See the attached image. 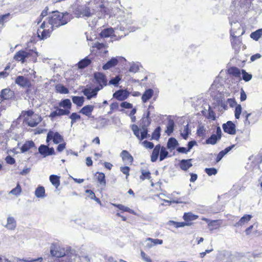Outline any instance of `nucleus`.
<instances>
[{
  "label": "nucleus",
  "mask_w": 262,
  "mask_h": 262,
  "mask_svg": "<svg viewBox=\"0 0 262 262\" xmlns=\"http://www.w3.org/2000/svg\"><path fill=\"white\" fill-rule=\"evenodd\" d=\"M104 6L101 0H91L84 5L78 6L75 14L78 17H90L98 12L104 11Z\"/></svg>",
  "instance_id": "f257e3e1"
},
{
  "label": "nucleus",
  "mask_w": 262,
  "mask_h": 262,
  "mask_svg": "<svg viewBox=\"0 0 262 262\" xmlns=\"http://www.w3.org/2000/svg\"><path fill=\"white\" fill-rule=\"evenodd\" d=\"M46 24H48L52 30L64 25L68 23V19L64 15L59 12H53L51 15L49 16Z\"/></svg>",
  "instance_id": "f03ea898"
},
{
  "label": "nucleus",
  "mask_w": 262,
  "mask_h": 262,
  "mask_svg": "<svg viewBox=\"0 0 262 262\" xmlns=\"http://www.w3.org/2000/svg\"><path fill=\"white\" fill-rule=\"evenodd\" d=\"M125 13L122 11L121 10H118L116 13V15L117 18H120V20L122 21V23L121 24L120 26H118L116 29V33H118V31H128L129 32H134L136 30V28L135 27H132L130 25L133 24V21L130 19L125 20L123 19L125 16Z\"/></svg>",
  "instance_id": "7ed1b4c3"
},
{
  "label": "nucleus",
  "mask_w": 262,
  "mask_h": 262,
  "mask_svg": "<svg viewBox=\"0 0 262 262\" xmlns=\"http://www.w3.org/2000/svg\"><path fill=\"white\" fill-rule=\"evenodd\" d=\"M53 31L50 27L44 21L41 25L40 29L37 30L38 37L40 39H45L50 36L51 33Z\"/></svg>",
  "instance_id": "20e7f679"
},
{
  "label": "nucleus",
  "mask_w": 262,
  "mask_h": 262,
  "mask_svg": "<svg viewBox=\"0 0 262 262\" xmlns=\"http://www.w3.org/2000/svg\"><path fill=\"white\" fill-rule=\"evenodd\" d=\"M94 78L95 80V82L98 84L96 87L99 88L100 90L107 85V80L106 76L103 73L98 72L94 73Z\"/></svg>",
  "instance_id": "39448f33"
},
{
  "label": "nucleus",
  "mask_w": 262,
  "mask_h": 262,
  "mask_svg": "<svg viewBox=\"0 0 262 262\" xmlns=\"http://www.w3.org/2000/svg\"><path fill=\"white\" fill-rule=\"evenodd\" d=\"M15 83L23 88L29 89L32 85L30 80L23 76H18L16 77L15 79Z\"/></svg>",
  "instance_id": "423d86ee"
},
{
  "label": "nucleus",
  "mask_w": 262,
  "mask_h": 262,
  "mask_svg": "<svg viewBox=\"0 0 262 262\" xmlns=\"http://www.w3.org/2000/svg\"><path fill=\"white\" fill-rule=\"evenodd\" d=\"M99 91L100 90L99 88H97V87L93 89L90 87L85 88L82 90V92L84 95L86 97V98L88 100H90L93 98H95L97 95L98 91Z\"/></svg>",
  "instance_id": "0eeeda50"
},
{
  "label": "nucleus",
  "mask_w": 262,
  "mask_h": 262,
  "mask_svg": "<svg viewBox=\"0 0 262 262\" xmlns=\"http://www.w3.org/2000/svg\"><path fill=\"white\" fill-rule=\"evenodd\" d=\"M129 94L126 90H119L113 94V97L119 101H123L128 97Z\"/></svg>",
  "instance_id": "6e6552de"
},
{
  "label": "nucleus",
  "mask_w": 262,
  "mask_h": 262,
  "mask_svg": "<svg viewBox=\"0 0 262 262\" xmlns=\"http://www.w3.org/2000/svg\"><path fill=\"white\" fill-rule=\"evenodd\" d=\"M29 56L30 52L25 50H20L16 53L13 58L16 61H21L22 63H24L25 61V59Z\"/></svg>",
  "instance_id": "1a4fd4ad"
},
{
  "label": "nucleus",
  "mask_w": 262,
  "mask_h": 262,
  "mask_svg": "<svg viewBox=\"0 0 262 262\" xmlns=\"http://www.w3.org/2000/svg\"><path fill=\"white\" fill-rule=\"evenodd\" d=\"M223 129L225 133L230 135H234L236 133L235 125L231 121L223 124Z\"/></svg>",
  "instance_id": "9d476101"
},
{
  "label": "nucleus",
  "mask_w": 262,
  "mask_h": 262,
  "mask_svg": "<svg viewBox=\"0 0 262 262\" xmlns=\"http://www.w3.org/2000/svg\"><path fill=\"white\" fill-rule=\"evenodd\" d=\"M229 23L231 26L230 29V35L231 36H234V35L237 33V31L241 30V24L236 20H232L229 18Z\"/></svg>",
  "instance_id": "9b49d317"
},
{
  "label": "nucleus",
  "mask_w": 262,
  "mask_h": 262,
  "mask_svg": "<svg viewBox=\"0 0 262 262\" xmlns=\"http://www.w3.org/2000/svg\"><path fill=\"white\" fill-rule=\"evenodd\" d=\"M42 120L41 117L35 114L30 119H26V123L28 126L30 127L36 126Z\"/></svg>",
  "instance_id": "f8f14e48"
},
{
  "label": "nucleus",
  "mask_w": 262,
  "mask_h": 262,
  "mask_svg": "<svg viewBox=\"0 0 262 262\" xmlns=\"http://www.w3.org/2000/svg\"><path fill=\"white\" fill-rule=\"evenodd\" d=\"M257 120L256 115L253 113L246 114L244 121L245 126H249L251 124H254Z\"/></svg>",
  "instance_id": "ddd939ff"
},
{
  "label": "nucleus",
  "mask_w": 262,
  "mask_h": 262,
  "mask_svg": "<svg viewBox=\"0 0 262 262\" xmlns=\"http://www.w3.org/2000/svg\"><path fill=\"white\" fill-rule=\"evenodd\" d=\"M50 252L53 256L62 257L68 254V250H65L64 248H58L56 250L51 249Z\"/></svg>",
  "instance_id": "4468645a"
},
{
  "label": "nucleus",
  "mask_w": 262,
  "mask_h": 262,
  "mask_svg": "<svg viewBox=\"0 0 262 262\" xmlns=\"http://www.w3.org/2000/svg\"><path fill=\"white\" fill-rule=\"evenodd\" d=\"M94 109V106L92 105H86L84 106L80 111L79 113L84 115L89 118H94L92 116V113Z\"/></svg>",
  "instance_id": "2eb2a0df"
},
{
  "label": "nucleus",
  "mask_w": 262,
  "mask_h": 262,
  "mask_svg": "<svg viewBox=\"0 0 262 262\" xmlns=\"http://www.w3.org/2000/svg\"><path fill=\"white\" fill-rule=\"evenodd\" d=\"M70 113V111L68 110H63L62 108H57L55 111L51 113L49 115V117L51 118H54L56 116L69 115Z\"/></svg>",
  "instance_id": "dca6fc26"
},
{
  "label": "nucleus",
  "mask_w": 262,
  "mask_h": 262,
  "mask_svg": "<svg viewBox=\"0 0 262 262\" xmlns=\"http://www.w3.org/2000/svg\"><path fill=\"white\" fill-rule=\"evenodd\" d=\"M14 93L10 89H5L2 90L0 95L1 101L4 100H8L12 98L13 96Z\"/></svg>",
  "instance_id": "f3484780"
},
{
  "label": "nucleus",
  "mask_w": 262,
  "mask_h": 262,
  "mask_svg": "<svg viewBox=\"0 0 262 262\" xmlns=\"http://www.w3.org/2000/svg\"><path fill=\"white\" fill-rule=\"evenodd\" d=\"M231 37V41L232 48L235 50V52H238L240 49L242 41L239 38H237L236 35H234V37Z\"/></svg>",
  "instance_id": "a211bd4d"
},
{
  "label": "nucleus",
  "mask_w": 262,
  "mask_h": 262,
  "mask_svg": "<svg viewBox=\"0 0 262 262\" xmlns=\"http://www.w3.org/2000/svg\"><path fill=\"white\" fill-rule=\"evenodd\" d=\"M118 62L119 60L117 57H113L103 66L102 69L104 70L110 69L116 66L118 63Z\"/></svg>",
  "instance_id": "6ab92c4d"
},
{
  "label": "nucleus",
  "mask_w": 262,
  "mask_h": 262,
  "mask_svg": "<svg viewBox=\"0 0 262 262\" xmlns=\"http://www.w3.org/2000/svg\"><path fill=\"white\" fill-rule=\"evenodd\" d=\"M191 161V159L187 160L183 159L181 160L179 163L180 167L182 170L184 171H187L192 166Z\"/></svg>",
  "instance_id": "aec40b11"
},
{
  "label": "nucleus",
  "mask_w": 262,
  "mask_h": 262,
  "mask_svg": "<svg viewBox=\"0 0 262 262\" xmlns=\"http://www.w3.org/2000/svg\"><path fill=\"white\" fill-rule=\"evenodd\" d=\"M5 227L8 230H14L16 227V222L14 218L8 216L7 220V224Z\"/></svg>",
  "instance_id": "412c9836"
},
{
  "label": "nucleus",
  "mask_w": 262,
  "mask_h": 262,
  "mask_svg": "<svg viewBox=\"0 0 262 262\" xmlns=\"http://www.w3.org/2000/svg\"><path fill=\"white\" fill-rule=\"evenodd\" d=\"M235 146L234 145H232L229 147H226L225 149L221 151L217 155L216 162H219L224 157L225 155L228 154L230 150H231Z\"/></svg>",
  "instance_id": "4be33fe9"
},
{
  "label": "nucleus",
  "mask_w": 262,
  "mask_h": 262,
  "mask_svg": "<svg viewBox=\"0 0 262 262\" xmlns=\"http://www.w3.org/2000/svg\"><path fill=\"white\" fill-rule=\"evenodd\" d=\"M154 95V91L151 89H148L146 90L142 96V101L143 102L145 103L149 100Z\"/></svg>",
  "instance_id": "5701e85b"
},
{
  "label": "nucleus",
  "mask_w": 262,
  "mask_h": 262,
  "mask_svg": "<svg viewBox=\"0 0 262 262\" xmlns=\"http://www.w3.org/2000/svg\"><path fill=\"white\" fill-rule=\"evenodd\" d=\"M252 218V216L249 214L244 215L239 221L235 223L234 225L235 227H239L242 226L245 224L247 223Z\"/></svg>",
  "instance_id": "b1692460"
},
{
  "label": "nucleus",
  "mask_w": 262,
  "mask_h": 262,
  "mask_svg": "<svg viewBox=\"0 0 262 262\" xmlns=\"http://www.w3.org/2000/svg\"><path fill=\"white\" fill-rule=\"evenodd\" d=\"M161 149V145L160 144L157 145L154 148L151 155V161L155 162L157 161L158 156L159 155L160 150Z\"/></svg>",
  "instance_id": "393cba45"
},
{
  "label": "nucleus",
  "mask_w": 262,
  "mask_h": 262,
  "mask_svg": "<svg viewBox=\"0 0 262 262\" xmlns=\"http://www.w3.org/2000/svg\"><path fill=\"white\" fill-rule=\"evenodd\" d=\"M123 161L127 162L132 163L133 161V157L132 156L125 150H123L120 155Z\"/></svg>",
  "instance_id": "a878e982"
},
{
  "label": "nucleus",
  "mask_w": 262,
  "mask_h": 262,
  "mask_svg": "<svg viewBox=\"0 0 262 262\" xmlns=\"http://www.w3.org/2000/svg\"><path fill=\"white\" fill-rule=\"evenodd\" d=\"M35 147V143L32 141H26L21 147L20 150L21 152L24 153L32 147Z\"/></svg>",
  "instance_id": "bb28decb"
},
{
  "label": "nucleus",
  "mask_w": 262,
  "mask_h": 262,
  "mask_svg": "<svg viewBox=\"0 0 262 262\" xmlns=\"http://www.w3.org/2000/svg\"><path fill=\"white\" fill-rule=\"evenodd\" d=\"M178 144L179 143L177 140L175 138L171 137L168 139L167 147L168 149H170V151H172Z\"/></svg>",
  "instance_id": "cd10ccee"
},
{
  "label": "nucleus",
  "mask_w": 262,
  "mask_h": 262,
  "mask_svg": "<svg viewBox=\"0 0 262 262\" xmlns=\"http://www.w3.org/2000/svg\"><path fill=\"white\" fill-rule=\"evenodd\" d=\"M91 63V60L88 57H85L84 59L81 60L78 63V67L79 69H83L88 67Z\"/></svg>",
  "instance_id": "c85d7f7f"
},
{
  "label": "nucleus",
  "mask_w": 262,
  "mask_h": 262,
  "mask_svg": "<svg viewBox=\"0 0 262 262\" xmlns=\"http://www.w3.org/2000/svg\"><path fill=\"white\" fill-rule=\"evenodd\" d=\"M52 140L55 144H58L63 141L62 136L58 132H54L52 131Z\"/></svg>",
  "instance_id": "c756f323"
},
{
  "label": "nucleus",
  "mask_w": 262,
  "mask_h": 262,
  "mask_svg": "<svg viewBox=\"0 0 262 262\" xmlns=\"http://www.w3.org/2000/svg\"><path fill=\"white\" fill-rule=\"evenodd\" d=\"M49 179L52 184L56 188L60 185V177L59 176L52 174L50 176Z\"/></svg>",
  "instance_id": "7c9ffc66"
},
{
  "label": "nucleus",
  "mask_w": 262,
  "mask_h": 262,
  "mask_svg": "<svg viewBox=\"0 0 262 262\" xmlns=\"http://www.w3.org/2000/svg\"><path fill=\"white\" fill-rule=\"evenodd\" d=\"M73 102L77 106H81L84 103V99L82 96H73L72 98Z\"/></svg>",
  "instance_id": "2f4dec72"
},
{
  "label": "nucleus",
  "mask_w": 262,
  "mask_h": 262,
  "mask_svg": "<svg viewBox=\"0 0 262 262\" xmlns=\"http://www.w3.org/2000/svg\"><path fill=\"white\" fill-rule=\"evenodd\" d=\"M114 32L112 28H106L103 30L100 33V35L102 37H108L112 35Z\"/></svg>",
  "instance_id": "473e14b6"
},
{
  "label": "nucleus",
  "mask_w": 262,
  "mask_h": 262,
  "mask_svg": "<svg viewBox=\"0 0 262 262\" xmlns=\"http://www.w3.org/2000/svg\"><path fill=\"white\" fill-rule=\"evenodd\" d=\"M203 220L205 221L208 223V226L209 227H212V228L210 229L211 230H213V229L217 228V227L220 225V223H219V220L210 221L209 220L205 218H204Z\"/></svg>",
  "instance_id": "72a5a7b5"
},
{
  "label": "nucleus",
  "mask_w": 262,
  "mask_h": 262,
  "mask_svg": "<svg viewBox=\"0 0 262 262\" xmlns=\"http://www.w3.org/2000/svg\"><path fill=\"white\" fill-rule=\"evenodd\" d=\"M59 105L60 107H63L64 110H70L71 108V102L70 99H66L59 102Z\"/></svg>",
  "instance_id": "f704fd0d"
},
{
  "label": "nucleus",
  "mask_w": 262,
  "mask_h": 262,
  "mask_svg": "<svg viewBox=\"0 0 262 262\" xmlns=\"http://www.w3.org/2000/svg\"><path fill=\"white\" fill-rule=\"evenodd\" d=\"M174 126V121L172 119H169L168 122V124L166 126V130L165 132L168 135H170L173 132Z\"/></svg>",
  "instance_id": "c9c22d12"
},
{
  "label": "nucleus",
  "mask_w": 262,
  "mask_h": 262,
  "mask_svg": "<svg viewBox=\"0 0 262 262\" xmlns=\"http://www.w3.org/2000/svg\"><path fill=\"white\" fill-rule=\"evenodd\" d=\"M150 112L149 111L147 112L146 117H143L142 119V127H147L150 124V119L149 118Z\"/></svg>",
  "instance_id": "e433bc0d"
},
{
  "label": "nucleus",
  "mask_w": 262,
  "mask_h": 262,
  "mask_svg": "<svg viewBox=\"0 0 262 262\" xmlns=\"http://www.w3.org/2000/svg\"><path fill=\"white\" fill-rule=\"evenodd\" d=\"M35 195L37 198H43L45 195L44 187L42 186L38 187L35 191Z\"/></svg>",
  "instance_id": "4c0bfd02"
},
{
  "label": "nucleus",
  "mask_w": 262,
  "mask_h": 262,
  "mask_svg": "<svg viewBox=\"0 0 262 262\" xmlns=\"http://www.w3.org/2000/svg\"><path fill=\"white\" fill-rule=\"evenodd\" d=\"M262 35V29H259L256 31L252 32L250 34V37L253 40L257 41Z\"/></svg>",
  "instance_id": "58836bf2"
},
{
  "label": "nucleus",
  "mask_w": 262,
  "mask_h": 262,
  "mask_svg": "<svg viewBox=\"0 0 262 262\" xmlns=\"http://www.w3.org/2000/svg\"><path fill=\"white\" fill-rule=\"evenodd\" d=\"M190 133V130L189 129L188 124L185 125L183 129L181 130V135L185 140H187L189 134Z\"/></svg>",
  "instance_id": "ea45409f"
},
{
  "label": "nucleus",
  "mask_w": 262,
  "mask_h": 262,
  "mask_svg": "<svg viewBox=\"0 0 262 262\" xmlns=\"http://www.w3.org/2000/svg\"><path fill=\"white\" fill-rule=\"evenodd\" d=\"M10 14L8 13L0 16V28L4 26V24L10 19Z\"/></svg>",
  "instance_id": "a19ab883"
},
{
  "label": "nucleus",
  "mask_w": 262,
  "mask_h": 262,
  "mask_svg": "<svg viewBox=\"0 0 262 262\" xmlns=\"http://www.w3.org/2000/svg\"><path fill=\"white\" fill-rule=\"evenodd\" d=\"M228 73L236 77H239L241 74L239 69L236 67H232L229 69Z\"/></svg>",
  "instance_id": "79ce46f5"
},
{
  "label": "nucleus",
  "mask_w": 262,
  "mask_h": 262,
  "mask_svg": "<svg viewBox=\"0 0 262 262\" xmlns=\"http://www.w3.org/2000/svg\"><path fill=\"white\" fill-rule=\"evenodd\" d=\"M220 139L215 134H212L208 139L206 140V143L207 144L214 145Z\"/></svg>",
  "instance_id": "37998d69"
},
{
  "label": "nucleus",
  "mask_w": 262,
  "mask_h": 262,
  "mask_svg": "<svg viewBox=\"0 0 262 262\" xmlns=\"http://www.w3.org/2000/svg\"><path fill=\"white\" fill-rule=\"evenodd\" d=\"M197 218V215H194L191 212L185 213L183 215V219L186 222L194 221Z\"/></svg>",
  "instance_id": "c03bdc74"
},
{
  "label": "nucleus",
  "mask_w": 262,
  "mask_h": 262,
  "mask_svg": "<svg viewBox=\"0 0 262 262\" xmlns=\"http://www.w3.org/2000/svg\"><path fill=\"white\" fill-rule=\"evenodd\" d=\"M169 225H174L176 228L183 227L185 226H190V224L186 222H177L173 221H169Z\"/></svg>",
  "instance_id": "a18cd8bd"
},
{
  "label": "nucleus",
  "mask_w": 262,
  "mask_h": 262,
  "mask_svg": "<svg viewBox=\"0 0 262 262\" xmlns=\"http://www.w3.org/2000/svg\"><path fill=\"white\" fill-rule=\"evenodd\" d=\"M168 155V152L166 150L165 147L162 146L161 147L160 150V158L159 160L160 161L164 160Z\"/></svg>",
  "instance_id": "49530a36"
},
{
  "label": "nucleus",
  "mask_w": 262,
  "mask_h": 262,
  "mask_svg": "<svg viewBox=\"0 0 262 262\" xmlns=\"http://www.w3.org/2000/svg\"><path fill=\"white\" fill-rule=\"evenodd\" d=\"M97 180L100 185L105 186L106 181L105 179V175L102 172H97Z\"/></svg>",
  "instance_id": "de8ad7c7"
},
{
  "label": "nucleus",
  "mask_w": 262,
  "mask_h": 262,
  "mask_svg": "<svg viewBox=\"0 0 262 262\" xmlns=\"http://www.w3.org/2000/svg\"><path fill=\"white\" fill-rule=\"evenodd\" d=\"M48 149V145H41L38 148V152L43 156V157L47 156Z\"/></svg>",
  "instance_id": "09e8293b"
},
{
  "label": "nucleus",
  "mask_w": 262,
  "mask_h": 262,
  "mask_svg": "<svg viewBox=\"0 0 262 262\" xmlns=\"http://www.w3.org/2000/svg\"><path fill=\"white\" fill-rule=\"evenodd\" d=\"M112 205L116 207H117L118 209H119L121 210H122L123 211L128 212L129 213H133L134 211L133 210L130 209L129 208L124 206L123 205L121 204H112Z\"/></svg>",
  "instance_id": "8fccbe9b"
},
{
  "label": "nucleus",
  "mask_w": 262,
  "mask_h": 262,
  "mask_svg": "<svg viewBox=\"0 0 262 262\" xmlns=\"http://www.w3.org/2000/svg\"><path fill=\"white\" fill-rule=\"evenodd\" d=\"M56 89L57 91L61 94H67L69 92V90L66 87L62 85H57L56 86Z\"/></svg>",
  "instance_id": "3c124183"
},
{
  "label": "nucleus",
  "mask_w": 262,
  "mask_h": 262,
  "mask_svg": "<svg viewBox=\"0 0 262 262\" xmlns=\"http://www.w3.org/2000/svg\"><path fill=\"white\" fill-rule=\"evenodd\" d=\"M35 115L34 114V112L32 110H28L27 111H22L21 113V116L25 118V121H26V119H30V117H33V116Z\"/></svg>",
  "instance_id": "603ef678"
},
{
  "label": "nucleus",
  "mask_w": 262,
  "mask_h": 262,
  "mask_svg": "<svg viewBox=\"0 0 262 262\" xmlns=\"http://www.w3.org/2000/svg\"><path fill=\"white\" fill-rule=\"evenodd\" d=\"M242 112V107L241 104H237L235 106L234 111L235 118L238 119L240 118V115Z\"/></svg>",
  "instance_id": "864d4df0"
},
{
  "label": "nucleus",
  "mask_w": 262,
  "mask_h": 262,
  "mask_svg": "<svg viewBox=\"0 0 262 262\" xmlns=\"http://www.w3.org/2000/svg\"><path fill=\"white\" fill-rule=\"evenodd\" d=\"M70 118L71 119V125L73 124L78 120L80 119V116L76 113H73L70 116Z\"/></svg>",
  "instance_id": "5fc2aeb1"
},
{
  "label": "nucleus",
  "mask_w": 262,
  "mask_h": 262,
  "mask_svg": "<svg viewBox=\"0 0 262 262\" xmlns=\"http://www.w3.org/2000/svg\"><path fill=\"white\" fill-rule=\"evenodd\" d=\"M21 191V189L20 186L19 184H18L16 187L13 189H12L10 191V193L12 194L15 195H17L20 193Z\"/></svg>",
  "instance_id": "6e6d98bb"
},
{
  "label": "nucleus",
  "mask_w": 262,
  "mask_h": 262,
  "mask_svg": "<svg viewBox=\"0 0 262 262\" xmlns=\"http://www.w3.org/2000/svg\"><path fill=\"white\" fill-rule=\"evenodd\" d=\"M160 127H157L152 134V138L155 140H158L160 137Z\"/></svg>",
  "instance_id": "4d7b16f0"
},
{
  "label": "nucleus",
  "mask_w": 262,
  "mask_h": 262,
  "mask_svg": "<svg viewBox=\"0 0 262 262\" xmlns=\"http://www.w3.org/2000/svg\"><path fill=\"white\" fill-rule=\"evenodd\" d=\"M146 242H151L154 246L156 245H162L163 244V241L160 239H155L150 237H148L146 239Z\"/></svg>",
  "instance_id": "13d9d810"
},
{
  "label": "nucleus",
  "mask_w": 262,
  "mask_h": 262,
  "mask_svg": "<svg viewBox=\"0 0 262 262\" xmlns=\"http://www.w3.org/2000/svg\"><path fill=\"white\" fill-rule=\"evenodd\" d=\"M205 172L209 176L215 175L217 173V170L215 168H206L205 169Z\"/></svg>",
  "instance_id": "bf43d9fd"
},
{
  "label": "nucleus",
  "mask_w": 262,
  "mask_h": 262,
  "mask_svg": "<svg viewBox=\"0 0 262 262\" xmlns=\"http://www.w3.org/2000/svg\"><path fill=\"white\" fill-rule=\"evenodd\" d=\"M121 78L120 77V76H116L115 78L111 79L110 80L108 84L110 85L112 84L114 85V86H117Z\"/></svg>",
  "instance_id": "052dcab7"
},
{
  "label": "nucleus",
  "mask_w": 262,
  "mask_h": 262,
  "mask_svg": "<svg viewBox=\"0 0 262 262\" xmlns=\"http://www.w3.org/2000/svg\"><path fill=\"white\" fill-rule=\"evenodd\" d=\"M242 74L243 75V79L245 81H248L251 79L252 75L248 74L244 70H242Z\"/></svg>",
  "instance_id": "680f3d73"
},
{
  "label": "nucleus",
  "mask_w": 262,
  "mask_h": 262,
  "mask_svg": "<svg viewBox=\"0 0 262 262\" xmlns=\"http://www.w3.org/2000/svg\"><path fill=\"white\" fill-rule=\"evenodd\" d=\"M140 179L144 180L145 179H149L150 178V173L149 171H142V175L140 177Z\"/></svg>",
  "instance_id": "e2e57ef3"
},
{
  "label": "nucleus",
  "mask_w": 262,
  "mask_h": 262,
  "mask_svg": "<svg viewBox=\"0 0 262 262\" xmlns=\"http://www.w3.org/2000/svg\"><path fill=\"white\" fill-rule=\"evenodd\" d=\"M147 127H142V131L141 132V136L140 137V140H142L145 138H146L147 137Z\"/></svg>",
  "instance_id": "0e129e2a"
},
{
  "label": "nucleus",
  "mask_w": 262,
  "mask_h": 262,
  "mask_svg": "<svg viewBox=\"0 0 262 262\" xmlns=\"http://www.w3.org/2000/svg\"><path fill=\"white\" fill-rule=\"evenodd\" d=\"M141 256L142 259L146 262H152L150 258L143 251H141Z\"/></svg>",
  "instance_id": "69168bd1"
},
{
  "label": "nucleus",
  "mask_w": 262,
  "mask_h": 262,
  "mask_svg": "<svg viewBox=\"0 0 262 262\" xmlns=\"http://www.w3.org/2000/svg\"><path fill=\"white\" fill-rule=\"evenodd\" d=\"M241 7H244L246 6V8H249L251 5V0H240Z\"/></svg>",
  "instance_id": "338daca9"
},
{
  "label": "nucleus",
  "mask_w": 262,
  "mask_h": 262,
  "mask_svg": "<svg viewBox=\"0 0 262 262\" xmlns=\"http://www.w3.org/2000/svg\"><path fill=\"white\" fill-rule=\"evenodd\" d=\"M143 145L147 148L152 149L154 147V144L152 142L148 141H144L143 142Z\"/></svg>",
  "instance_id": "774afa93"
}]
</instances>
